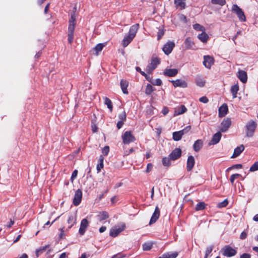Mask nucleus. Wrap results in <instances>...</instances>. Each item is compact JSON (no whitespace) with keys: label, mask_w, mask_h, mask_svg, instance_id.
I'll return each instance as SVG.
<instances>
[{"label":"nucleus","mask_w":258,"mask_h":258,"mask_svg":"<svg viewBox=\"0 0 258 258\" xmlns=\"http://www.w3.org/2000/svg\"><path fill=\"white\" fill-rule=\"evenodd\" d=\"M139 29V24L133 25L130 27L128 34L124 37L122 40V45L124 47H126L133 40L135 37Z\"/></svg>","instance_id":"f257e3e1"},{"label":"nucleus","mask_w":258,"mask_h":258,"mask_svg":"<svg viewBox=\"0 0 258 258\" xmlns=\"http://www.w3.org/2000/svg\"><path fill=\"white\" fill-rule=\"evenodd\" d=\"M256 126V123L253 120H250L247 123L245 126L247 137H251L253 136Z\"/></svg>","instance_id":"f03ea898"},{"label":"nucleus","mask_w":258,"mask_h":258,"mask_svg":"<svg viewBox=\"0 0 258 258\" xmlns=\"http://www.w3.org/2000/svg\"><path fill=\"white\" fill-rule=\"evenodd\" d=\"M221 252L223 255L228 257L233 256L237 253V250L230 245L224 246L221 249Z\"/></svg>","instance_id":"7ed1b4c3"},{"label":"nucleus","mask_w":258,"mask_h":258,"mask_svg":"<svg viewBox=\"0 0 258 258\" xmlns=\"http://www.w3.org/2000/svg\"><path fill=\"white\" fill-rule=\"evenodd\" d=\"M232 11L235 13L239 20L241 22H245L246 18L244 12L237 5L234 4L232 7Z\"/></svg>","instance_id":"20e7f679"},{"label":"nucleus","mask_w":258,"mask_h":258,"mask_svg":"<svg viewBox=\"0 0 258 258\" xmlns=\"http://www.w3.org/2000/svg\"><path fill=\"white\" fill-rule=\"evenodd\" d=\"M160 63V60L157 57H153L151 62L147 66L146 71L148 74H151Z\"/></svg>","instance_id":"39448f33"},{"label":"nucleus","mask_w":258,"mask_h":258,"mask_svg":"<svg viewBox=\"0 0 258 258\" xmlns=\"http://www.w3.org/2000/svg\"><path fill=\"white\" fill-rule=\"evenodd\" d=\"M122 142L124 144H129L136 140L135 137L133 135L131 131H126L122 135Z\"/></svg>","instance_id":"423d86ee"},{"label":"nucleus","mask_w":258,"mask_h":258,"mask_svg":"<svg viewBox=\"0 0 258 258\" xmlns=\"http://www.w3.org/2000/svg\"><path fill=\"white\" fill-rule=\"evenodd\" d=\"M76 16L75 14V12H74L72 15L71 19L69 20V25L68 27V33L69 34H73L75 30V28L76 26Z\"/></svg>","instance_id":"0eeeda50"},{"label":"nucleus","mask_w":258,"mask_h":258,"mask_svg":"<svg viewBox=\"0 0 258 258\" xmlns=\"http://www.w3.org/2000/svg\"><path fill=\"white\" fill-rule=\"evenodd\" d=\"M125 225L122 224L120 226H115L110 230V236L115 237H116L121 232L123 231L125 229Z\"/></svg>","instance_id":"6e6552de"},{"label":"nucleus","mask_w":258,"mask_h":258,"mask_svg":"<svg viewBox=\"0 0 258 258\" xmlns=\"http://www.w3.org/2000/svg\"><path fill=\"white\" fill-rule=\"evenodd\" d=\"M89 226V222L86 218L83 219L81 222L79 233L81 235H84L87 229Z\"/></svg>","instance_id":"1a4fd4ad"},{"label":"nucleus","mask_w":258,"mask_h":258,"mask_svg":"<svg viewBox=\"0 0 258 258\" xmlns=\"http://www.w3.org/2000/svg\"><path fill=\"white\" fill-rule=\"evenodd\" d=\"M231 124L230 118H226L223 120L221 123L220 130L221 132H226Z\"/></svg>","instance_id":"9d476101"},{"label":"nucleus","mask_w":258,"mask_h":258,"mask_svg":"<svg viewBox=\"0 0 258 258\" xmlns=\"http://www.w3.org/2000/svg\"><path fill=\"white\" fill-rule=\"evenodd\" d=\"M214 59L210 55H204L203 64L207 69H210L214 64Z\"/></svg>","instance_id":"9b49d317"},{"label":"nucleus","mask_w":258,"mask_h":258,"mask_svg":"<svg viewBox=\"0 0 258 258\" xmlns=\"http://www.w3.org/2000/svg\"><path fill=\"white\" fill-rule=\"evenodd\" d=\"M174 46L173 41H168L164 45L162 50L166 54L168 55L172 52Z\"/></svg>","instance_id":"f8f14e48"},{"label":"nucleus","mask_w":258,"mask_h":258,"mask_svg":"<svg viewBox=\"0 0 258 258\" xmlns=\"http://www.w3.org/2000/svg\"><path fill=\"white\" fill-rule=\"evenodd\" d=\"M182 151L180 148H176L173 150L169 155V157L171 160H176L179 158L181 156Z\"/></svg>","instance_id":"ddd939ff"},{"label":"nucleus","mask_w":258,"mask_h":258,"mask_svg":"<svg viewBox=\"0 0 258 258\" xmlns=\"http://www.w3.org/2000/svg\"><path fill=\"white\" fill-rule=\"evenodd\" d=\"M82 198V192L80 189H78L76 191L75 196L73 199V203L74 205H79L81 202Z\"/></svg>","instance_id":"4468645a"},{"label":"nucleus","mask_w":258,"mask_h":258,"mask_svg":"<svg viewBox=\"0 0 258 258\" xmlns=\"http://www.w3.org/2000/svg\"><path fill=\"white\" fill-rule=\"evenodd\" d=\"M77 220V214L75 213H70L69 215V218L67 220V223L70 224L67 230L70 229L72 227L75 225L76 223Z\"/></svg>","instance_id":"2eb2a0df"},{"label":"nucleus","mask_w":258,"mask_h":258,"mask_svg":"<svg viewBox=\"0 0 258 258\" xmlns=\"http://www.w3.org/2000/svg\"><path fill=\"white\" fill-rule=\"evenodd\" d=\"M222 137V134L220 132H218L215 134L209 143V145H214L219 142Z\"/></svg>","instance_id":"dca6fc26"},{"label":"nucleus","mask_w":258,"mask_h":258,"mask_svg":"<svg viewBox=\"0 0 258 258\" xmlns=\"http://www.w3.org/2000/svg\"><path fill=\"white\" fill-rule=\"evenodd\" d=\"M160 216V209L158 207L155 208L154 212L152 214L151 218L149 224L151 225L154 223H155L157 220L158 219Z\"/></svg>","instance_id":"f3484780"},{"label":"nucleus","mask_w":258,"mask_h":258,"mask_svg":"<svg viewBox=\"0 0 258 258\" xmlns=\"http://www.w3.org/2000/svg\"><path fill=\"white\" fill-rule=\"evenodd\" d=\"M171 82L174 87L186 88L187 86V83L184 80L177 79L175 81H172Z\"/></svg>","instance_id":"a211bd4d"},{"label":"nucleus","mask_w":258,"mask_h":258,"mask_svg":"<svg viewBox=\"0 0 258 258\" xmlns=\"http://www.w3.org/2000/svg\"><path fill=\"white\" fill-rule=\"evenodd\" d=\"M178 74V70L176 69H166L163 74L165 76L174 77Z\"/></svg>","instance_id":"6ab92c4d"},{"label":"nucleus","mask_w":258,"mask_h":258,"mask_svg":"<svg viewBox=\"0 0 258 258\" xmlns=\"http://www.w3.org/2000/svg\"><path fill=\"white\" fill-rule=\"evenodd\" d=\"M195 164L194 157L190 155L188 156L187 160L186 169L188 171H191Z\"/></svg>","instance_id":"aec40b11"},{"label":"nucleus","mask_w":258,"mask_h":258,"mask_svg":"<svg viewBox=\"0 0 258 258\" xmlns=\"http://www.w3.org/2000/svg\"><path fill=\"white\" fill-rule=\"evenodd\" d=\"M228 112V106L226 104H223L219 108V116L220 117L224 116Z\"/></svg>","instance_id":"412c9836"},{"label":"nucleus","mask_w":258,"mask_h":258,"mask_svg":"<svg viewBox=\"0 0 258 258\" xmlns=\"http://www.w3.org/2000/svg\"><path fill=\"white\" fill-rule=\"evenodd\" d=\"M237 77L243 83L246 82L247 76L246 73L242 70H239L238 72Z\"/></svg>","instance_id":"4be33fe9"},{"label":"nucleus","mask_w":258,"mask_h":258,"mask_svg":"<svg viewBox=\"0 0 258 258\" xmlns=\"http://www.w3.org/2000/svg\"><path fill=\"white\" fill-rule=\"evenodd\" d=\"M244 150V146L243 145H241L239 146L236 147L234 151L232 158H236L238 157Z\"/></svg>","instance_id":"5701e85b"},{"label":"nucleus","mask_w":258,"mask_h":258,"mask_svg":"<svg viewBox=\"0 0 258 258\" xmlns=\"http://www.w3.org/2000/svg\"><path fill=\"white\" fill-rule=\"evenodd\" d=\"M203 146V142L202 140H197L193 145V148L195 152H199Z\"/></svg>","instance_id":"b1692460"},{"label":"nucleus","mask_w":258,"mask_h":258,"mask_svg":"<svg viewBox=\"0 0 258 258\" xmlns=\"http://www.w3.org/2000/svg\"><path fill=\"white\" fill-rule=\"evenodd\" d=\"M185 49H192L195 45L194 42L192 41L191 39L187 37L185 39L184 41Z\"/></svg>","instance_id":"393cba45"},{"label":"nucleus","mask_w":258,"mask_h":258,"mask_svg":"<svg viewBox=\"0 0 258 258\" xmlns=\"http://www.w3.org/2000/svg\"><path fill=\"white\" fill-rule=\"evenodd\" d=\"M178 255L177 252H167L163 254L159 258H176Z\"/></svg>","instance_id":"a878e982"},{"label":"nucleus","mask_w":258,"mask_h":258,"mask_svg":"<svg viewBox=\"0 0 258 258\" xmlns=\"http://www.w3.org/2000/svg\"><path fill=\"white\" fill-rule=\"evenodd\" d=\"M198 38L204 43L207 42L209 39V36L205 33V31L202 32L201 34H199Z\"/></svg>","instance_id":"bb28decb"},{"label":"nucleus","mask_w":258,"mask_h":258,"mask_svg":"<svg viewBox=\"0 0 258 258\" xmlns=\"http://www.w3.org/2000/svg\"><path fill=\"white\" fill-rule=\"evenodd\" d=\"M120 86L121 90L124 94H128L127 87L128 86V83L126 81L121 80L120 81Z\"/></svg>","instance_id":"cd10ccee"},{"label":"nucleus","mask_w":258,"mask_h":258,"mask_svg":"<svg viewBox=\"0 0 258 258\" xmlns=\"http://www.w3.org/2000/svg\"><path fill=\"white\" fill-rule=\"evenodd\" d=\"M187 111L186 108L184 105H181L179 108H177L174 112V115H177L183 114Z\"/></svg>","instance_id":"c85d7f7f"},{"label":"nucleus","mask_w":258,"mask_h":258,"mask_svg":"<svg viewBox=\"0 0 258 258\" xmlns=\"http://www.w3.org/2000/svg\"><path fill=\"white\" fill-rule=\"evenodd\" d=\"M239 90V86L237 84L232 86L231 88V92L232 94L233 98L237 97V93Z\"/></svg>","instance_id":"c756f323"},{"label":"nucleus","mask_w":258,"mask_h":258,"mask_svg":"<svg viewBox=\"0 0 258 258\" xmlns=\"http://www.w3.org/2000/svg\"><path fill=\"white\" fill-rule=\"evenodd\" d=\"M98 220L99 221H103L107 219L109 217V215L107 212L105 211H102L99 213L98 215Z\"/></svg>","instance_id":"7c9ffc66"},{"label":"nucleus","mask_w":258,"mask_h":258,"mask_svg":"<svg viewBox=\"0 0 258 258\" xmlns=\"http://www.w3.org/2000/svg\"><path fill=\"white\" fill-rule=\"evenodd\" d=\"M103 161L104 157L102 155H100L99 159V163L97 165L96 169L98 171V172H100L101 169L103 168Z\"/></svg>","instance_id":"2f4dec72"},{"label":"nucleus","mask_w":258,"mask_h":258,"mask_svg":"<svg viewBox=\"0 0 258 258\" xmlns=\"http://www.w3.org/2000/svg\"><path fill=\"white\" fill-rule=\"evenodd\" d=\"M171 159L168 157H165L162 158V162L164 166L169 167L171 165Z\"/></svg>","instance_id":"473e14b6"},{"label":"nucleus","mask_w":258,"mask_h":258,"mask_svg":"<svg viewBox=\"0 0 258 258\" xmlns=\"http://www.w3.org/2000/svg\"><path fill=\"white\" fill-rule=\"evenodd\" d=\"M49 247V245H46L45 246L40 247L39 248L36 249V255L37 257H38L39 255L42 253L43 252L45 251L47 248Z\"/></svg>","instance_id":"72a5a7b5"},{"label":"nucleus","mask_w":258,"mask_h":258,"mask_svg":"<svg viewBox=\"0 0 258 258\" xmlns=\"http://www.w3.org/2000/svg\"><path fill=\"white\" fill-rule=\"evenodd\" d=\"M153 243L151 242H145L143 244V249L144 251L150 250L153 246Z\"/></svg>","instance_id":"f704fd0d"},{"label":"nucleus","mask_w":258,"mask_h":258,"mask_svg":"<svg viewBox=\"0 0 258 258\" xmlns=\"http://www.w3.org/2000/svg\"><path fill=\"white\" fill-rule=\"evenodd\" d=\"M196 84L200 87H203L205 86V81L202 77H197L196 79Z\"/></svg>","instance_id":"c9c22d12"},{"label":"nucleus","mask_w":258,"mask_h":258,"mask_svg":"<svg viewBox=\"0 0 258 258\" xmlns=\"http://www.w3.org/2000/svg\"><path fill=\"white\" fill-rule=\"evenodd\" d=\"M180 134L181 133L179 131L174 132L173 133V139L175 141L180 140L182 137Z\"/></svg>","instance_id":"e433bc0d"},{"label":"nucleus","mask_w":258,"mask_h":258,"mask_svg":"<svg viewBox=\"0 0 258 258\" xmlns=\"http://www.w3.org/2000/svg\"><path fill=\"white\" fill-rule=\"evenodd\" d=\"M104 103L107 106L110 111L112 110V105L111 101L107 97L104 98Z\"/></svg>","instance_id":"4c0bfd02"},{"label":"nucleus","mask_w":258,"mask_h":258,"mask_svg":"<svg viewBox=\"0 0 258 258\" xmlns=\"http://www.w3.org/2000/svg\"><path fill=\"white\" fill-rule=\"evenodd\" d=\"M104 46V44L103 43H99L97 44V45L94 48L96 51V55H98V53L102 50Z\"/></svg>","instance_id":"58836bf2"},{"label":"nucleus","mask_w":258,"mask_h":258,"mask_svg":"<svg viewBox=\"0 0 258 258\" xmlns=\"http://www.w3.org/2000/svg\"><path fill=\"white\" fill-rule=\"evenodd\" d=\"M206 204L204 202H202L198 203L196 207V210L197 211L203 210L205 208Z\"/></svg>","instance_id":"ea45409f"},{"label":"nucleus","mask_w":258,"mask_h":258,"mask_svg":"<svg viewBox=\"0 0 258 258\" xmlns=\"http://www.w3.org/2000/svg\"><path fill=\"white\" fill-rule=\"evenodd\" d=\"M193 28L195 30L199 31H205V28L203 26L199 24H196L193 25Z\"/></svg>","instance_id":"a19ab883"},{"label":"nucleus","mask_w":258,"mask_h":258,"mask_svg":"<svg viewBox=\"0 0 258 258\" xmlns=\"http://www.w3.org/2000/svg\"><path fill=\"white\" fill-rule=\"evenodd\" d=\"M185 0H174V3L177 7H180L181 8H184L185 6Z\"/></svg>","instance_id":"79ce46f5"},{"label":"nucleus","mask_w":258,"mask_h":258,"mask_svg":"<svg viewBox=\"0 0 258 258\" xmlns=\"http://www.w3.org/2000/svg\"><path fill=\"white\" fill-rule=\"evenodd\" d=\"M154 91L152 86L149 84H147L145 90V93L147 95L151 94Z\"/></svg>","instance_id":"37998d69"},{"label":"nucleus","mask_w":258,"mask_h":258,"mask_svg":"<svg viewBox=\"0 0 258 258\" xmlns=\"http://www.w3.org/2000/svg\"><path fill=\"white\" fill-rule=\"evenodd\" d=\"M214 245H210L207 247L205 251V255L204 258H208L209 255L211 253L214 248Z\"/></svg>","instance_id":"c03bdc74"},{"label":"nucleus","mask_w":258,"mask_h":258,"mask_svg":"<svg viewBox=\"0 0 258 258\" xmlns=\"http://www.w3.org/2000/svg\"><path fill=\"white\" fill-rule=\"evenodd\" d=\"M212 4L215 5H219L221 6H224L226 4L225 0H211Z\"/></svg>","instance_id":"a18cd8bd"},{"label":"nucleus","mask_w":258,"mask_h":258,"mask_svg":"<svg viewBox=\"0 0 258 258\" xmlns=\"http://www.w3.org/2000/svg\"><path fill=\"white\" fill-rule=\"evenodd\" d=\"M126 113L125 111H123L122 113H120L118 115V118L120 121H122L124 122L126 120Z\"/></svg>","instance_id":"49530a36"},{"label":"nucleus","mask_w":258,"mask_h":258,"mask_svg":"<svg viewBox=\"0 0 258 258\" xmlns=\"http://www.w3.org/2000/svg\"><path fill=\"white\" fill-rule=\"evenodd\" d=\"M190 128L191 126L190 125H188L185 127L184 129L179 131V132L181 133V135L183 136L184 134L190 131Z\"/></svg>","instance_id":"de8ad7c7"},{"label":"nucleus","mask_w":258,"mask_h":258,"mask_svg":"<svg viewBox=\"0 0 258 258\" xmlns=\"http://www.w3.org/2000/svg\"><path fill=\"white\" fill-rule=\"evenodd\" d=\"M258 170V161L255 162L250 168L249 171L253 172Z\"/></svg>","instance_id":"09e8293b"},{"label":"nucleus","mask_w":258,"mask_h":258,"mask_svg":"<svg viewBox=\"0 0 258 258\" xmlns=\"http://www.w3.org/2000/svg\"><path fill=\"white\" fill-rule=\"evenodd\" d=\"M64 229L65 228L63 227L59 229L60 233L59 234V238L60 239H64L65 238V233H64Z\"/></svg>","instance_id":"8fccbe9b"},{"label":"nucleus","mask_w":258,"mask_h":258,"mask_svg":"<svg viewBox=\"0 0 258 258\" xmlns=\"http://www.w3.org/2000/svg\"><path fill=\"white\" fill-rule=\"evenodd\" d=\"M228 204V202L227 200H225L222 202L219 203L218 204V207L219 208H223L225 207Z\"/></svg>","instance_id":"3c124183"},{"label":"nucleus","mask_w":258,"mask_h":258,"mask_svg":"<svg viewBox=\"0 0 258 258\" xmlns=\"http://www.w3.org/2000/svg\"><path fill=\"white\" fill-rule=\"evenodd\" d=\"M151 83L154 85L161 86L162 84V82L161 79H157L154 81H152Z\"/></svg>","instance_id":"603ef678"},{"label":"nucleus","mask_w":258,"mask_h":258,"mask_svg":"<svg viewBox=\"0 0 258 258\" xmlns=\"http://www.w3.org/2000/svg\"><path fill=\"white\" fill-rule=\"evenodd\" d=\"M109 152V147L108 146H105L102 150V153L103 155L106 156Z\"/></svg>","instance_id":"864d4df0"},{"label":"nucleus","mask_w":258,"mask_h":258,"mask_svg":"<svg viewBox=\"0 0 258 258\" xmlns=\"http://www.w3.org/2000/svg\"><path fill=\"white\" fill-rule=\"evenodd\" d=\"M240 175L239 174H232L231 176H230V182H231V183H233L235 179L236 178H237L238 177H240Z\"/></svg>","instance_id":"5fc2aeb1"},{"label":"nucleus","mask_w":258,"mask_h":258,"mask_svg":"<svg viewBox=\"0 0 258 258\" xmlns=\"http://www.w3.org/2000/svg\"><path fill=\"white\" fill-rule=\"evenodd\" d=\"M77 174H78V170H75L73 172L72 176H71V180L72 182L74 181V180L76 178Z\"/></svg>","instance_id":"6e6d98bb"},{"label":"nucleus","mask_w":258,"mask_h":258,"mask_svg":"<svg viewBox=\"0 0 258 258\" xmlns=\"http://www.w3.org/2000/svg\"><path fill=\"white\" fill-rule=\"evenodd\" d=\"M200 102L204 103H207L209 102V99L206 96H203L199 99Z\"/></svg>","instance_id":"4d7b16f0"},{"label":"nucleus","mask_w":258,"mask_h":258,"mask_svg":"<svg viewBox=\"0 0 258 258\" xmlns=\"http://www.w3.org/2000/svg\"><path fill=\"white\" fill-rule=\"evenodd\" d=\"M73 39H74V34L68 33V41L70 44H71L73 42Z\"/></svg>","instance_id":"13d9d810"},{"label":"nucleus","mask_w":258,"mask_h":258,"mask_svg":"<svg viewBox=\"0 0 258 258\" xmlns=\"http://www.w3.org/2000/svg\"><path fill=\"white\" fill-rule=\"evenodd\" d=\"M153 168V164L151 163H148L147 166L146 172H149Z\"/></svg>","instance_id":"bf43d9fd"},{"label":"nucleus","mask_w":258,"mask_h":258,"mask_svg":"<svg viewBox=\"0 0 258 258\" xmlns=\"http://www.w3.org/2000/svg\"><path fill=\"white\" fill-rule=\"evenodd\" d=\"M125 256L124 255L121 254V253H118L114 255L111 258H122Z\"/></svg>","instance_id":"052dcab7"},{"label":"nucleus","mask_w":258,"mask_h":258,"mask_svg":"<svg viewBox=\"0 0 258 258\" xmlns=\"http://www.w3.org/2000/svg\"><path fill=\"white\" fill-rule=\"evenodd\" d=\"M164 32L163 30H159V31L158 32V35H157L158 40L160 39L163 36V35H164Z\"/></svg>","instance_id":"680f3d73"},{"label":"nucleus","mask_w":258,"mask_h":258,"mask_svg":"<svg viewBox=\"0 0 258 258\" xmlns=\"http://www.w3.org/2000/svg\"><path fill=\"white\" fill-rule=\"evenodd\" d=\"M247 233L245 231H243L240 235V238L241 239H244L246 238Z\"/></svg>","instance_id":"e2e57ef3"},{"label":"nucleus","mask_w":258,"mask_h":258,"mask_svg":"<svg viewBox=\"0 0 258 258\" xmlns=\"http://www.w3.org/2000/svg\"><path fill=\"white\" fill-rule=\"evenodd\" d=\"M179 20L184 23H186L187 21L186 17L183 15L179 16Z\"/></svg>","instance_id":"0e129e2a"},{"label":"nucleus","mask_w":258,"mask_h":258,"mask_svg":"<svg viewBox=\"0 0 258 258\" xmlns=\"http://www.w3.org/2000/svg\"><path fill=\"white\" fill-rule=\"evenodd\" d=\"M240 258H251V255L249 253H243L240 256Z\"/></svg>","instance_id":"69168bd1"},{"label":"nucleus","mask_w":258,"mask_h":258,"mask_svg":"<svg viewBox=\"0 0 258 258\" xmlns=\"http://www.w3.org/2000/svg\"><path fill=\"white\" fill-rule=\"evenodd\" d=\"M124 122L122 121H118L117 123L116 126L118 129H120L123 125Z\"/></svg>","instance_id":"338daca9"},{"label":"nucleus","mask_w":258,"mask_h":258,"mask_svg":"<svg viewBox=\"0 0 258 258\" xmlns=\"http://www.w3.org/2000/svg\"><path fill=\"white\" fill-rule=\"evenodd\" d=\"M136 69L137 72H140L143 76H145L146 73L142 71L140 67H137Z\"/></svg>","instance_id":"774afa93"}]
</instances>
